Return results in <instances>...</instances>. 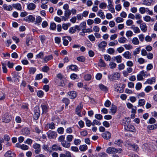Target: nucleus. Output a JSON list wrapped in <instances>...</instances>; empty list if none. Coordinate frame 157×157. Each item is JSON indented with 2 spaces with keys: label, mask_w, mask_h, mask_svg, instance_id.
I'll return each mask as SVG.
<instances>
[{
  "label": "nucleus",
  "mask_w": 157,
  "mask_h": 157,
  "mask_svg": "<svg viewBox=\"0 0 157 157\" xmlns=\"http://www.w3.org/2000/svg\"><path fill=\"white\" fill-rule=\"evenodd\" d=\"M122 151V149L121 148L117 149L114 147H108L106 150V151L108 154H113L118 152L119 153H120Z\"/></svg>",
  "instance_id": "f257e3e1"
},
{
  "label": "nucleus",
  "mask_w": 157,
  "mask_h": 157,
  "mask_svg": "<svg viewBox=\"0 0 157 157\" xmlns=\"http://www.w3.org/2000/svg\"><path fill=\"white\" fill-rule=\"evenodd\" d=\"M120 77V74L118 72H116L113 74V75H108L109 79L111 81L114 80H117Z\"/></svg>",
  "instance_id": "f03ea898"
},
{
  "label": "nucleus",
  "mask_w": 157,
  "mask_h": 157,
  "mask_svg": "<svg viewBox=\"0 0 157 157\" xmlns=\"http://www.w3.org/2000/svg\"><path fill=\"white\" fill-rule=\"evenodd\" d=\"M33 148L35 149V152L36 154H39L41 151L40 145V144L36 143L33 146Z\"/></svg>",
  "instance_id": "7ed1b4c3"
},
{
  "label": "nucleus",
  "mask_w": 157,
  "mask_h": 157,
  "mask_svg": "<svg viewBox=\"0 0 157 157\" xmlns=\"http://www.w3.org/2000/svg\"><path fill=\"white\" fill-rule=\"evenodd\" d=\"M34 114L33 117L35 120H37L40 116V110L38 107H36L34 109Z\"/></svg>",
  "instance_id": "20e7f679"
},
{
  "label": "nucleus",
  "mask_w": 157,
  "mask_h": 157,
  "mask_svg": "<svg viewBox=\"0 0 157 157\" xmlns=\"http://www.w3.org/2000/svg\"><path fill=\"white\" fill-rule=\"evenodd\" d=\"M48 137L49 139H55L56 138L57 134L56 132L51 130L49 131L47 133Z\"/></svg>",
  "instance_id": "39448f33"
},
{
  "label": "nucleus",
  "mask_w": 157,
  "mask_h": 157,
  "mask_svg": "<svg viewBox=\"0 0 157 157\" xmlns=\"http://www.w3.org/2000/svg\"><path fill=\"white\" fill-rule=\"evenodd\" d=\"M71 15V11L70 10H65L64 13V16L62 17V20L66 21L69 17Z\"/></svg>",
  "instance_id": "423d86ee"
},
{
  "label": "nucleus",
  "mask_w": 157,
  "mask_h": 157,
  "mask_svg": "<svg viewBox=\"0 0 157 157\" xmlns=\"http://www.w3.org/2000/svg\"><path fill=\"white\" fill-rule=\"evenodd\" d=\"M83 107V105L81 103H80V104L76 107L75 110L76 113L79 117L81 116V112L82 109Z\"/></svg>",
  "instance_id": "0eeeda50"
},
{
  "label": "nucleus",
  "mask_w": 157,
  "mask_h": 157,
  "mask_svg": "<svg viewBox=\"0 0 157 157\" xmlns=\"http://www.w3.org/2000/svg\"><path fill=\"white\" fill-rule=\"evenodd\" d=\"M11 117L9 116L8 113H6L4 115L3 117L2 118V121L3 122L5 123H8L10 121Z\"/></svg>",
  "instance_id": "6e6552de"
},
{
  "label": "nucleus",
  "mask_w": 157,
  "mask_h": 157,
  "mask_svg": "<svg viewBox=\"0 0 157 157\" xmlns=\"http://www.w3.org/2000/svg\"><path fill=\"white\" fill-rule=\"evenodd\" d=\"M63 44L65 46H67L68 44V40L71 41V38L70 36H66L64 37L63 38Z\"/></svg>",
  "instance_id": "1a4fd4ad"
},
{
  "label": "nucleus",
  "mask_w": 157,
  "mask_h": 157,
  "mask_svg": "<svg viewBox=\"0 0 157 157\" xmlns=\"http://www.w3.org/2000/svg\"><path fill=\"white\" fill-rule=\"evenodd\" d=\"M124 127L125 129L130 132H134L135 129L134 127L130 124H128L127 125H124Z\"/></svg>",
  "instance_id": "9d476101"
},
{
  "label": "nucleus",
  "mask_w": 157,
  "mask_h": 157,
  "mask_svg": "<svg viewBox=\"0 0 157 157\" xmlns=\"http://www.w3.org/2000/svg\"><path fill=\"white\" fill-rule=\"evenodd\" d=\"M123 56L125 59H131L132 58V54L129 51L125 52L123 54Z\"/></svg>",
  "instance_id": "9b49d317"
},
{
  "label": "nucleus",
  "mask_w": 157,
  "mask_h": 157,
  "mask_svg": "<svg viewBox=\"0 0 157 157\" xmlns=\"http://www.w3.org/2000/svg\"><path fill=\"white\" fill-rule=\"evenodd\" d=\"M102 136L104 139L108 140L111 138V134L109 132L107 131L103 133L102 135Z\"/></svg>",
  "instance_id": "f8f14e48"
},
{
  "label": "nucleus",
  "mask_w": 157,
  "mask_h": 157,
  "mask_svg": "<svg viewBox=\"0 0 157 157\" xmlns=\"http://www.w3.org/2000/svg\"><path fill=\"white\" fill-rule=\"evenodd\" d=\"M52 149L54 151H56L58 150L60 151H62L61 147L58 144H54L52 146Z\"/></svg>",
  "instance_id": "ddd939ff"
},
{
  "label": "nucleus",
  "mask_w": 157,
  "mask_h": 157,
  "mask_svg": "<svg viewBox=\"0 0 157 157\" xmlns=\"http://www.w3.org/2000/svg\"><path fill=\"white\" fill-rule=\"evenodd\" d=\"M41 107L43 113H46L48 111V105L43 104L41 105Z\"/></svg>",
  "instance_id": "4468645a"
},
{
  "label": "nucleus",
  "mask_w": 157,
  "mask_h": 157,
  "mask_svg": "<svg viewBox=\"0 0 157 157\" xmlns=\"http://www.w3.org/2000/svg\"><path fill=\"white\" fill-rule=\"evenodd\" d=\"M68 94L71 97V99L75 98L77 96L76 92L74 91H71L68 93Z\"/></svg>",
  "instance_id": "2eb2a0df"
},
{
  "label": "nucleus",
  "mask_w": 157,
  "mask_h": 157,
  "mask_svg": "<svg viewBox=\"0 0 157 157\" xmlns=\"http://www.w3.org/2000/svg\"><path fill=\"white\" fill-rule=\"evenodd\" d=\"M36 7V5L33 3H30L27 5V8L29 10H33Z\"/></svg>",
  "instance_id": "dca6fc26"
},
{
  "label": "nucleus",
  "mask_w": 157,
  "mask_h": 157,
  "mask_svg": "<svg viewBox=\"0 0 157 157\" xmlns=\"http://www.w3.org/2000/svg\"><path fill=\"white\" fill-rule=\"evenodd\" d=\"M12 6L18 10L21 11L22 10L21 5L20 3L13 4Z\"/></svg>",
  "instance_id": "f3484780"
},
{
  "label": "nucleus",
  "mask_w": 157,
  "mask_h": 157,
  "mask_svg": "<svg viewBox=\"0 0 157 157\" xmlns=\"http://www.w3.org/2000/svg\"><path fill=\"white\" fill-rule=\"evenodd\" d=\"M4 156L6 157H14L15 156V155L14 153L12 152L11 151H9L5 153L4 155Z\"/></svg>",
  "instance_id": "a211bd4d"
},
{
  "label": "nucleus",
  "mask_w": 157,
  "mask_h": 157,
  "mask_svg": "<svg viewBox=\"0 0 157 157\" xmlns=\"http://www.w3.org/2000/svg\"><path fill=\"white\" fill-rule=\"evenodd\" d=\"M107 8L108 10L112 13H114L115 12V10L112 3L108 4L107 6Z\"/></svg>",
  "instance_id": "6ab92c4d"
},
{
  "label": "nucleus",
  "mask_w": 157,
  "mask_h": 157,
  "mask_svg": "<svg viewBox=\"0 0 157 157\" xmlns=\"http://www.w3.org/2000/svg\"><path fill=\"white\" fill-rule=\"evenodd\" d=\"M140 27L141 30L143 32H146L147 30V26L146 23H142L140 25Z\"/></svg>",
  "instance_id": "aec40b11"
},
{
  "label": "nucleus",
  "mask_w": 157,
  "mask_h": 157,
  "mask_svg": "<svg viewBox=\"0 0 157 157\" xmlns=\"http://www.w3.org/2000/svg\"><path fill=\"white\" fill-rule=\"evenodd\" d=\"M128 145L130 147H132L133 150L134 151H137L139 150V147L136 144H131V143H129Z\"/></svg>",
  "instance_id": "412c9836"
},
{
  "label": "nucleus",
  "mask_w": 157,
  "mask_h": 157,
  "mask_svg": "<svg viewBox=\"0 0 157 157\" xmlns=\"http://www.w3.org/2000/svg\"><path fill=\"white\" fill-rule=\"evenodd\" d=\"M25 19L26 21L33 22L34 21L35 18V17L32 15H29L28 16L26 17Z\"/></svg>",
  "instance_id": "4be33fe9"
},
{
  "label": "nucleus",
  "mask_w": 157,
  "mask_h": 157,
  "mask_svg": "<svg viewBox=\"0 0 157 157\" xmlns=\"http://www.w3.org/2000/svg\"><path fill=\"white\" fill-rule=\"evenodd\" d=\"M61 144L63 147L67 148L70 147L71 146V143L67 142L66 140H65L63 142V143H62Z\"/></svg>",
  "instance_id": "5701e85b"
},
{
  "label": "nucleus",
  "mask_w": 157,
  "mask_h": 157,
  "mask_svg": "<svg viewBox=\"0 0 157 157\" xmlns=\"http://www.w3.org/2000/svg\"><path fill=\"white\" fill-rule=\"evenodd\" d=\"M2 7L5 10L8 11H11L13 10V8L11 5H7L6 4H4Z\"/></svg>",
  "instance_id": "b1692460"
},
{
  "label": "nucleus",
  "mask_w": 157,
  "mask_h": 157,
  "mask_svg": "<svg viewBox=\"0 0 157 157\" xmlns=\"http://www.w3.org/2000/svg\"><path fill=\"white\" fill-rule=\"evenodd\" d=\"M131 29L133 30V32L136 33H140V30L139 28L137 27H135L134 25H132Z\"/></svg>",
  "instance_id": "393cba45"
},
{
  "label": "nucleus",
  "mask_w": 157,
  "mask_h": 157,
  "mask_svg": "<svg viewBox=\"0 0 157 157\" xmlns=\"http://www.w3.org/2000/svg\"><path fill=\"white\" fill-rule=\"evenodd\" d=\"M107 45V42L105 41H102L98 45V47L100 48H105Z\"/></svg>",
  "instance_id": "a878e982"
},
{
  "label": "nucleus",
  "mask_w": 157,
  "mask_h": 157,
  "mask_svg": "<svg viewBox=\"0 0 157 157\" xmlns=\"http://www.w3.org/2000/svg\"><path fill=\"white\" fill-rule=\"evenodd\" d=\"M53 58V57L52 55H50L49 56H46L43 59L45 63H47L48 61L50 60Z\"/></svg>",
  "instance_id": "bb28decb"
},
{
  "label": "nucleus",
  "mask_w": 157,
  "mask_h": 157,
  "mask_svg": "<svg viewBox=\"0 0 157 157\" xmlns=\"http://www.w3.org/2000/svg\"><path fill=\"white\" fill-rule=\"evenodd\" d=\"M117 109V108L116 106L112 105V107L110 109V113H111L113 115L116 112Z\"/></svg>",
  "instance_id": "cd10ccee"
},
{
  "label": "nucleus",
  "mask_w": 157,
  "mask_h": 157,
  "mask_svg": "<svg viewBox=\"0 0 157 157\" xmlns=\"http://www.w3.org/2000/svg\"><path fill=\"white\" fill-rule=\"evenodd\" d=\"M157 128V124L153 125H148L147 126V128L149 130H153Z\"/></svg>",
  "instance_id": "c85d7f7f"
},
{
  "label": "nucleus",
  "mask_w": 157,
  "mask_h": 157,
  "mask_svg": "<svg viewBox=\"0 0 157 157\" xmlns=\"http://www.w3.org/2000/svg\"><path fill=\"white\" fill-rule=\"evenodd\" d=\"M97 15L102 19L105 18V16L104 15V12L101 10H99L97 13Z\"/></svg>",
  "instance_id": "c756f323"
},
{
  "label": "nucleus",
  "mask_w": 157,
  "mask_h": 157,
  "mask_svg": "<svg viewBox=\"0 0 157 157\" xmlns=\"http://www.w3.org/2000/svg\"><path fill=\"white\" fill-rule=\"evenodd\" d=\"M155 82V78L154 77L151 78L150 79H148L146 82L145 83H148L151 84Z\"/></svg>",
  "instance_id": "7c9ffc66"
},
{
  "label": "nucleus",
  "mask_w": 157,
  "mask_h": 157,
  "mask_svg": "<svg viewBox=\"0 0 157 157\" xmlns=\"http://www.w3.org/2000/svg\"><path fill=\"white\" fill-rule=\"evenodd\" d=\"M126 40L127 39L123 36L119 38L118 39L119 42L121 44L125 43Z\"/></svg>",
  "instance_id": "2f4dec72"
},
{
  "label": "nucleus",
  "mask_w": 157,
  "mask_h": 157,
  "mask_svg": "<svg viewBox=\"0 0 157 157\" xmlns=\"http://www.w3.org/2000/svg\"><path fill=\"white\" fill-rule=\"evenodd\" d=\"M87 148L86 144L81 145L79 147L80 150L82 151H84L87 149Z\"/></svg>",
  "instance_id": "473e14b6"
},
{
  "label": "nucleus",
  "mask_w": 157,
  "mask_h": 157,
  "mask_svg": "<svg viewBox=\"0 0 157 157\" xmlns=\"http://www.w3.org/2000/svg\"><path fill=\"white\" fill-rule=\"evenodd\" d=\"M99 87L100 88V89L102 91H107L108 90V89L106 86L102 84H99Z\"/></svg>",
  "instance_id": "72a5a7b5"
},
{
  "label": "nucleus",
  "mask_w": 157,
  "mask_h": 157,
  "mask_svg": "<svg viewBox=\"0 0 157 157\" xmlns=\"http://www.w3.org/2000/svg\"><path fill=\"white\" fill-rule=\"evenodd\" d=\"M153 0H144L143 2V4L144 5L149 6L151 5Z\"/></svg>",
  "instance_id": "f704fd0d"
},
{
  "label": "nucleus",
  "mask_w": 157,
  "mask_h": 157,
  "mask_svg": "<svg viewBox=\"0 0 157 157\" xmlns=\"http://www.w3.org/2000/svg\"><path fill=\"white\" fill-rule=\"evenodd\" d=\"M132 42L134 45H138L139 44V40L136 37L133 38L132 40Z\"/></svg>",
  "instance_id": "c9c22d12"
},
{
  "label": "nucleus",
  "mask_w": 157,
  "mask_h": 157,
  "mask_svg": "<svg viewBox=\"0 0 157 157\" xmlns=\"http://www.w3.org/2000/svg\"><path fill=\"white\" fill-rule=\"evenodd\" d=\"M36 70V68L34 67H31L29 68V73L30 74H33Z\"/></svg>",
  "instance_id": "e433bc0d"
},
{
  "label": "nucleus",
  "mask_w": 157,
  "mask_h": 157,
  "mask_svg": "<svg viewBox=\"0 0 157 157\" xmlns=\"http://www.w3.org/2000/svg\"><path fill=\"white\" fill-rule=\"evenodd\" d=\"M84 120L85 121L86 125L89 127H90L92 124L91 121L89 120L87 117L85 118Z\"/></svg>",
  "instance_id": "4c0bfd02"
},
{
  "label": "nucleus",
  "mask_w": 157,
  "mask_h": 157,
  "mask_svg": "<svg viewBox=\"0 0 157 157\" xmlns=\"http://www.w3.org/2000/svg\"><path fill=\"white\" fill-rule=\"evenodd\" d=\"M130 121V119L129 117L127 118L126 117L124 118L123 120V122H122V123L124 125H127L129 123Z\"/></svg>",
  "instance_id": "58836bf2"
},
{
  "label": "nucleus",
  "mask_w": 157,
  "mask_h": 157,
  "mask_svg": "<svg viewBox=\"0 0 157 157\" xmlns=\"http://www.w3.org/2000/svg\"><path fill=\"white\" fill-rule=\"evenodd\" d=\"M99 66L101 67H105L106 64L103 59H100L99 60V63H98Z\"/></svg>",
  "instance_id": "ea45409f"
},
{
  "label": "nucleus",
  "mask_w": 157,
  "mask_h": 157,
  "mask_svg": "<svg viewBox=\"0 0 157 157\" xmlns=\"http://www.w3.org/2000/svg\"><path fill=\"white\" fill-rule=\"evenodd\" d=\"M69 68L73 71H77L78 70V67L75 65H72L69 66Z\"/></svg>",
  "instance_id": "a19ab883"
},
{
  "label": "nucleus",
  "mask_w": 157,
  "mask_h": 157,
  "mask_svg": "<svg viewBox=\"0 0 157 157\" xmlns=\"http://www.w3.org/2000/svg\"><path fill=\"white\" fill-rule=\"evenodd\" d=\"M118 44V42L117 40L114 41H111L109 43L108 45L109 46H113L115 45H117Z\"/></svg>",
  "instance_id": "79ce46f5"
},
{
  "label": "nucleus",
  "mask_w": 157,
  "mask_h": 157,
  "mask_svg": "<svg viewBox=\"0 0 157 157\" xmlns=\"http://www.w3.org/2000/svg\"><path fill=\"white\" fill-rule=\"evenodd\" d=\"M145 100L144 99H140L139 100L138 105L140 106H143L145 104Z\"/></svg>",
  "instance_id": "37998d69"
},
{
  "label": "nucleus",
  "mask_w": 157,
  "mask_h": 157,
  "mask_svg": "<svg viewBox=\"0 0 157 157\" xmlns=\"http://www.w3.org/2000/svg\"><path fill=\"white\" fill-rule=\"evenodd\" d=\"M147 8H145L144 7H141L139 8V11L142 14H144L147 11Z\"/></svg>",
  "instance_id": "c03bdc74"
},
{
  "label": "nucleus",
  "mask_w": 157,
  "mask_h": 157,
  "mask_svg": "<svg viewBox=\"0 0 157 157\" xmlns=\"http://www.w3.org/2000/svg\"><path fill=\"white\" fill-rule=\"evenodd\" d=\"M122 143V141H121L119 139L116 140L114 142V144L118 146L121 147V143Z\"/></svg>",
  "instance_id": "a18cd8bd"
},
{
  "label": "nucleus",
  "mask_w": 157,
  "mask_h": 157,
  "mask_svg": "<svg viewBox=\"0 0 157 157\" xmlns=\"http://www.w3.org/2000/svg\"><path fill=\"white\" fill-rule=\"evenodd\" d=\"M47 126L49 128L52 129H54L55 128V124L53 122L48 124Z\"/></svg>",
  "instance_id": "49530a36"
},
{
  "label": "nucleus",
  "mask_w": 157,
  "mask_h": 157,
  "mask_svg": "<svg viewBox=\"0 0 157 157\" xmlns=\"http://www.w3.org/2000/svg\"><path fill=\"white\" fill-rule=\"evenodd\" d=\"M42 21V18L39 16H38L36 18V23L38 25H39Z\"/></svg>",
  "instance_id": "de8ad7c7"
},
{
  "label": "nucleus",
  "mask_w": 157,
  "mask_h": 157,
  "mask_svg": "<svg viewBox=\"0 0 157 157\" xmlns=\"http://www.w3.org/2000/svg\"><path fill=\"white\" fill-rule=\"evenodd\" d=\"M123 46L127 50H130L133 48L132 46L130 44H125Z\"/></svg>",
  "instance_id": "09e8293b"
},
{
  "label": "nucleus",
  "mask_w": 157,
  "mask_h": 157,
  "mask_svg": "<svg viewBox=\"0 0 157 157\" xmlns=\"http://www.w3.org/2000/svg\"><path fill=\"white\" fill-rule=\"evenodd\" d=\"M142 85L141 83L138 82L136 85L135 88L137 90H140L142 88Z\"/></svg>",
  "instance_id": "8fccbe9b"
},
{
  "label": "nucleus",
  "mask_w": 157,
  "mask_h": 157,
  "mask_svg": "<svg viewBox=\"0 0 157 157\" xmlns=\"http://www.w3.org/2000/svg\"><path fill=\"white\" fill-rule=\"evenodd\" d=\"M56 24L54 23H51L50 25V29L51 30H56Z\"/></svg>",
  "instance_id": "3c124183"
},
{
  "label": "nucleus",
  "mask_w": 157,
  "mask_h": 157,
  "mask_svg": "<svg viewBox=\"0 0 157 157\" xmlns=\"http://www.w3.org/2000/svg\"><path fill=\"white\" fill-rule=\"evenodd\" d=\"M80 26L81 29L83 30L85 29L86 27V22L85 21L82 22L80 23Z\"/></svg>",
  "instance_id": "603ef678"
},
{
  "label": "nucleus",
  "mask_w": 157,
  "mask_h": 157,
  "mask_svg": "<svg viewBox=\"0 0 157 157\" xmlns=\"http://www.w3.org/2000/svg\"><path fill=\"white\" fill-rule=\"evenodd\" d=\"M109 66L111 69H113L116 67L117 64L111 62L110 63Z\"/></svg>",
  "instance_id": "864d4df0"
},
{
  "label": "nucleus",
  "mask_w": 157,
  "mask_h": 157,
  "mask_svg": "<svg viewBox=\"0 0 157 157\" xmlns=\"http://www.w3.org/2000/svg\"><path fill=\"white\" fill-rule=\"evenodd\" d=\"M140 50V47H139L135 49L133 52V54L134 55L138 54Z\"/></svg>",
  "instance_id": "5fc2aeb1"
},
{
  "label": "nucleus",
  "mask_w": 157,
  "mask_h": 157,
  "mask_svg": "<svg viewBox=\"0 0 157 157\" xmlns=\"http://www.w3.org/2000/svg\"><path fill=\"white\" fill-rule=\"evenodd\" d=\"M62 101L65 104L66 106H67L70 103L69 99L67 98H63Z\"/></svg>",
  "instance_id": "6e6d98bb"
},
{
  "label": "nucleus",
  "mask_w": 157,
  "mask_h": 157,
  "mask_svg": "<svg viewBox=\"0 0 157 157\" xmlns=\"http://www.w3.org/2000/svg\"><path fill=\"white\" fill-rule=\"evenodd\" d=\"M3 71L5 73H6L7 72V68L6 67V65L4 63H2Z\"/></svg>",
  "instance_id": "4d7b16f0"
},
{
  "label": "nucleus",
  "mask_w": 157,
  "mask_h": 157,
  "mask_svg": "<svg viewBox=\"0 0 157 157\" xmlns=\"http://www.w3.org/2000/svg\"><path fill=\"white\" fill-rule=\"evenodd\" d=\"M77 59L78 61L82 62H84L85 60V58L82 56L78 57Z\"/></svg>",
  "instance_id": "13d9d810"
},
{
  "label": "nucleus",
  "mask_w": 157,
  "mask_h": 157,
  "mask_svg": "<svg viewBox=\"0 0 157 157\" xmlns=\"http://www.w3.org/2000/svg\"><path fill=\"white\" fill-rule=\"evenodd\" d=\"M65 136L62 135L60 136L58 138V140L62 143L63 142L65 141Z\"/></svg>",
  "instance_id": "bf43d9fd"
},
{
  "label": "nucleus",
  "mask_w": 157,
  "mask_h": 157,
  "mask_svg": "<svg viewBox=\"0 0 157 157\" xmlns=\"http://www.w3.org/2000/svg\"><path fill=\"white\" fill-rule=\"evenodd\" d=\"M104 58L105 60L107 61H110L111 60V57L108 55H104Z\"/></svg>",
  "instance_id": "052dcab7"
},
{
  "label": "nucleus",
  "mask_w": 157,
  "mask_h": 157,
  "mask_svg": "<svg viewBox=\"0 0 157 157\" xmlns=\"http://www.w3.org/2000/svg\"><path fill=\"white\" fill-rule=\"evenodd\" d=\"M49 70V68L46 66H44L42 68V71L44 72H47Z\"/></svg>",
  "instance_id": "680f3d73"
},
{
  "label": "nucleus",
  "mask_w": 157,
  "mask_h": 157,
  "mask_svg": "<svg viewBox=\"0 0 157 157\" xmlns=\"http://www.w3.org/2000/svg\"><path fill=\"white\" fill-rule=\"evenodd\" d=\"M115 59L117 61V63H120L122 61V60H121L122 57L120 55H119V56H116L115 57Z\"/></svg>",
  "instance_id": "e2e57ef3"
},
{
  "label": "nucleus",
  "mask_w": 157,
  "mask_h": 157,
  "mask_svg": "<svg viewBox=\"0 0 157 157\" xmlns=\"http://www.w3.org/2000/svg\"><path fill=\"white\" fill-rule=\"evenodd\" d=\"M95 118L98 120H101L102 119V116L100 114H96L95 115Z\"/></svg>",
  "instance_id": "0e129e2a"
},
{
  "label": "nucleus",
  "mask_w": 157,
  "mask_h": 157,
  "mask_svg": "<svg viewBox=\"0 0 157 157\" xmlns=\"http://www.w3.org/2000/svg\"><path fill=\"white\" fill-rule=\"evenodd\" d=\"M152 89V87L150 86H147L144 89V91L146 93H148Z\"/></svg>",
  "instance_id": "69168bd1"
},
{
  "label": "nucleus",
  "mask_w": 157,
  "mask_h": 157,
  "mask_svg": "<svg viewBox=\"0 0 157 157\" xmlns=\"http://www.w3.org/2000/svg\"><path fill=\"white\" fill-rule=\"evenodd\" d=\"M114 49L112 48H109L107 50V52L110 54H112L114 52Z\"/></svg>",
  "instance_id": "338daca9"
},
{
  "label": "nucleus",
  "mask_w": 157,
  "mask_h": 157,
  "mask_svg": "<svg viewBox=\"0 0 157 157\" xmlns=\"http://www.w3.org/2000/svg\"><path fill=\"white\" fill-rule=\"evenodd\" d=\"M99 157H107L108 155L104 152L99 153L98 154Z\"/></svg>",
  "instance_id": "774afa93"
}]
</instances>
